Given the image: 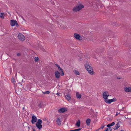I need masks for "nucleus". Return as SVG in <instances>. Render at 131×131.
I'll list each match as a JSON object with an SVG mask.
<instances>
[{
    "mask_svg": "<svg viewBox=\"0 0 131 131\" xmlns=\"http://www.w3.org/2000/svg\"><path fill=\"white\" fill-rule=\"evenodd\" d=\"M115 123L114 122H112V123L110 124L111 126H113L115 125Z\"/></svg>",
    "mask_w": 131,
    "mask_h": 131,
    "instance_id": "cd10ccee",
    "label": "nucleus"
},
{
    "mask_svg": "<svg viewBox=\"0 0 131 131\" xmlns=\"http://www.w3.org/2000/svg\"><path fill=\"white\" fill-rule=\"evenodd\" d=\"M43 93V94H49L50 92L49 91H46V92H42Z\"/></svg>",
    "mask_w": 131,
    "mask_h": 131,
    "instance_id": "a878e982",
    "label": "nucleus"
},
{
    "mask_svg": "<svg viewBox=\"0 0 131 131\" xmlns=\"http://www.w3.org/2000/svg\"><path fill=\"white\" fill-rule=\"evenodd\" d=\"M124 107H123V109H124Z\"/></svg>",
    "mask_w": 131,
    "mask_h": 131,
    "instance_id": "58836bf2",
    "label": "nucleus"
},
{
    "mask_svg": "<svg viewBox=\"0 0 131 131\" xmlns=\"http://www.w3.org/2000/svg\"><path fill=\"white\" fill-rule=\"evenodd\" d=\"M11 80L13 82H14L15 81V80L14 78H12Z\"/></svg>",
    "mask_w": 131,
    "mask_h": 131,
    "instance_id": "c85d7f7f",
    "label": "nucleus"
},
{
    "mask_svg": "<svg viewBox=\"0 0 131 131\" xmlns=\"http://www.w3.org/2000/svg\"><path fill=\"white\" fill-rule=\"evenodd\" d=\"M120 127V125L119 123H118L115 125V129H117Z\"/></svg>",
    "mask_w": 131,
    "mask_h": 131,
    "instance_id": "aec40b11",
    "label": "nucleus"
},
{
    "mask_svg": "<svg viewBox=\"0 0 131 131\" xmlns=\"http://www.w3.org/2000/svg\"><path fill=\"white\" fill-rule=\"evenodd\" d=\"M76 97L77 98L79 99H80L81 97V94L79 93L78 92H77L76 93Z\"/></svg>",
    "mask_w": 131,
    "mask_h": 131,
    "instance_id": "4468645a",
    "label": "nucleus"
},
{
    "mask_svg": "<svg viewBox=\"0 0 131 131\" xmlns=\"http://www.w3.org/2000/svg\"><path fill=\"white\" fill-rule=\"evenodd\" d=\"M37 118L35 116H32V119L31 121V123L32 124H35V123L37 122Z\"/></svg>",
    "mask_w": 131,
    "mask_h": 131,
    "instance_id": "9d476101",
    "label": "nucleus"
},
{
    "mask_svg": "<svg viewBox=\"0 0 131 131\" xmlns=\"http://www.w3.org/2000/svg\"><path fill=\"white\" fill-rule=\"evenodd\" d=\"M73 72L74 73L77 75H79L80 74V73L79 72V71L76 70H74L73 71Z\"/></svg>",
    "mask_w": 131,
    "mask_h": 131,
    "instance_id": "412c9836",
    "label": "nucleus"
},
{
    "mask_svg": "<svg viewBox=\"0 0 131 131\" xmlns=\"http://www.w3.org/2000/svg\"><path fill=\"white\" fill-rule=\"evenodd\" d=\"M39 58L37 57H35L34 58V61L35 62H37L39 61Z\"/></svg>",
    "mask_w": 131,
    "mask_h": 131,
    "instance_id": "5701e85b",
    "label": "nucleus"
},
{
    "mask_svg": "<svg viewBox=\"0 0 131 131\" xmlns=\"http://www.w3.org/2000/svg\"><path fill=\"white\" fill-rule=\"evenodd\" d=\"M104 125H102L101 127V128L102 129H103L104 128Z\"/></svg>",
    "mask_w": 131,
    "mask_h": 131,
    "instance_id": "2f4dec72",
    "label": "nucleus"
},
{
    "mask_svg": "<svg viewBox=\"0 0 131 131\" xmlns=\"http://www.w3.org/2000/svg\"><path fill=\"white\" fill-rule=\"evenodd\" d=\"M73 36L76 39L79 40H81L82 39V37L80 34L77 33L74 34Z\"/></svg>",
    "mask_w": 131,
    "mask_h": 131,
    "instance_id": "423d86ee",
    "label": "nucleus"
},
{
    "mask_svg": "<svg viewBox=\"0 0 131 131\" xmlns=\"http://www.w3.org/2000/svg\"><path fill=\"white\" fill-rule=\"evenodd\" d=\"M120 110H117L116 112V113L115 115L116 116H117L120 113Z\"/></svg>",
    "mask_w": 131,
    "mask_h": 131,
    "instance_id": "393cba45",
    "label": "nucleus"
},
{
    "mask_svg": "<svg viewBox=\"0 0 131 131\" xmlns=\"http://www.w3.org/2000/svg\"><path fill=\"white\" fill-rule=\"evenodd\" d=\"M55 65L58 67V68L60 66L57 64H56Z\"/></svg>",
    "mask_w": 131,
    "mask_h": 131,
    "instance_id": "72a5a7b5",
    "label": "nucleus"
},
{
    "mask_svg": "<svg viewBox=\"0 0 131 131\" xmlns=\"http://www.w3.org/2000/svg\"><path fill=\"white\" fill-rule=\"evenodd\" d=\"M55 76L56 78L59 79L60 77V72L58 71H55L54 72Z\"/></svg>",
    "mask_w": 131,
    "mask_h": 131,
    "instance_id": "1a4fd4ad",
    "label": "nucleus"
},
{
    "mask_svg": "<svg viewBox=\"0 0 131 131\" xmlns=\"http://www.w3.org/2000/svg\"><path fill=\"white\" fill-rule=\"evenodd\" d=\"M58 68L59 70L61 72V75H64V74L62 69L60 67H58Z\"/></svg>",
    "mask_w": 131,
    "mask_h": 131,
    "instance_id": "dca6fc26",
    "label": "nucleus"
},
{
    "mask_svg": "<svg viewBox=\"0 0 131 131\" xmlns=\"http://www.w3.org/2000/svg\"><path fill=\"white\" fill-rule=\"evenodd\" d=\"M85 68L90 75H93L94 74L95 72H94L93 68L88 63H86L85 64Z\"/></svg>",
    "mask_w": 131,
    "mask_h": 131,
    "instance_id": "f03ea898",
    "label": "nucleus"
},
{
    "mask_svg": "<svg viewBox=\"0 0 131 131\" xmlns=\"http://www.w3.org/2000/svg\"><path fill=\"white\" fill-rule=\"evenodd\" d=\"M18 38L20 40L23 41L25 40V38L23 35L21 33H19L18 36Z\"/></svg>",
    "mask_w": 131,
    "mask_h": 131,
    "instance_id": "0eeeda50",
    "label": "nucleus"
},
{
    "mask_svg": "<svg viewBox=\"0 0 131 131\" xmlns=\"http://www.w3.org/2000/svg\"><path fill=\"white\" fill-rule=\"evenodd\" d=\"M24 109H25V108L24 107H23V110H24Z\"/></svg>",
    "mask_w": 131,
    "mask_h": 131,
    "instance_id": "e433bc0d",
    "label": "nucleus"
},
{
    "mask_svg": "<svg viewBox=\"0 0 131 131\" xmlns=\"http://www.w3.org/2000/svg\"><path fill=\"white\" fill-rule=\"evenodd\" d=\"M42 123V121L40 119H38L36 124V127L39 129H40L42 128V126L41 125Z\"/></svg>",
    "mask_w": 131,
    "mask_h": 131,
    "instance_id": "20e7f679",
    "label": "nucleus"
},
{
    "mask_svg": "<svg viewBox=\"0 0 131 131\" xmlns=\"http://www.w3.org/2000/svg\"><path fill=\"white\" fill-rule=\"evenodd\" d=\"M75 125L77 126L78 127H79L80 126V121L79 120L77 122Z\"/></svg>",
    "mask_w": 131,
    "mask_h": 131,
    "instance_id": "6ab92c4d",
    "label": "nucleus"
},
{
    "mask_svg": "<svg viewBox=\"0 0 131 131\" xmlns=\"http://www.w3.org/2000/svg\"><path fill=\"white\" fill-rule=\"evenodd\" d=\"M109 95V94L108 92H105L103 93V97L105 102L106 103L110 104L112 102L116 101V99L115 98H114L111 99H108L107 97Z\"/></svg>",
    "mask_w": 131,
    "mask_h": 131,
    "instance_id": "f257e3e1",
    "label": "nucleus"
},
{
    "mask_svg": "<svg viewBox=\"0 0 131 131\" xmlns=\"http://www.w3.org/2000/svg\"><path fill=\"white\" fill-rule=\"evenodd\" d=\"M121 131H124V130H121Z\"/></svg>",
    "mask_w": 131,
    "mask_h": 131,
    "instance_id": "4c0bfd02",
    "label": "nucleus"
},
{
    "mask_svg": "<svg viewBox=\"0 0 131 131\" xmlns=\"http://www.w3.org/2000/svg\"><path fill=\"white\" fill-rule=\"evenodd\" d=\"M112 130V128L111 127L107 128L104 131H111Z\"/></svg>",
    "mask_w": 131,
    "mask_h": 131,
    "instance_id": "b1692460",
    "label": "nucleus"
},
{
    "mask_svg": "<svg viewBox=\"0 0 131 131\" xmlns=\"http://www.w3.org/2000/svg\"><path fill=\"white\" fill-rule=\"evenodd\" d=\"M58 26L59 27H60L62 29H64L66 28V27L65 26H64L63 25H60V23H59L58 24Z\"/></svg>",
    "mask_w": 131,
    "mask_h": 131,
    "instance_id": "a211bd4d",
    "label": "nucleus"
},
{
    "mask_svg": "<svg viewBox=\"0 0 131 131\" xmlns=\"http://www.w3.org/2000/svg\"><path fill=\"white\" fill-rule=\"evenodd\" d=\"M36 131L35 129L33 128V131Z\"/></svg>",
    "mask_w": 131,
    "mask_h": 131,
    "instance_id": "c9c22d12",
    "label": "nucleus"
},
{
    "mask_svg": "<svg viewBox=\"0 0 131 131\" xmlns=\"http://www.w3.org/2000/svg\"><path fill=\"white\" fill-rule=\"evenodd\" d=\"M60 94L59 93H57L56 94L58 96H59V95Z\"/></svg>",
    "mask_w": 131,
    "mask_h": 131,
    "instance_id": "f704fd0d",
    "label": "nucleus"
},
{
    "mask_svg": "<svg viewBox=\"0 0 131 131\" xmlns=\"http://www.w3.org/2000/svg\"><path fill=\"white\" fill-rule=\"evenodd\" d=\"M67 111V108L64 107L59 109L58 110V112L60 113H63Z\"/></svg>",
    "mask_w": 131,
    "mask_h": 131,
    "instance_id": "6e6552de",
    "label": "nucleus"
},
{
    "mask_svg": "<svg viewBox=\"0 0 131 131\" xmlns=\"http://www.w3.org/2000/svg\"><path fill=\"white\" fill-rule=\"evenodd\" d=\"M124 90L126 92H131V87H127L124 88Z\"/></svg>",
    "mask_w": 131,
    "mask_h": 131,
    "instance_id": "9b49d317",
    "label": "nucleus"
},
{
    "mask_svg": "<svg viewBox=\"0 0 131 131\" xmlns=\"http://www.w3.org/2000/svg\"><path fill=\"white\" fill-rule=\"evenodd\" d=\"M10 25L12 27L16 25V26H19V25L17 21L15 20H10Z\"/></svg>",
    "mask_w": 131,
    "mask_h": 131,
    "instance_id": "39448f33",
    "label": "nucleus"
},
{
    "mask_svg": "<svg viewBox=\"0 0 131 131\" xmlns=\"http://www.w3.org/2000/svg\"><path fill=\"white\" fill-rule=\"evenodd\" d=\"M65 97L68 101H69L71 99V97L69 94H67L65 96Z\"/></svg>",
    "mask_w": 131,
    "mask_h": 131,
    "instance_id": "2eb2a0df",
    "label": "nucleus"
},
{
    "mask_svg": "<svg viewBox=\"0 0 131 131\" xmlns=\"http://www.w3.org/2000/svg\"><path fill=\"white\" fill-rule=\"evenodd\" d=\"M56 122L57 123L58 125H60L61 124V122L60 121V119L59 118H58L57 119Z\"/></svg>",
    "mask_w": 131,
    "mask_h": 131,
    "instance_id": "ddd939ff",
    "label": "nucleus"
},
{
    "mask_svg": "<svg viewBox=\"0 0 131 131\" xmlns=\"http://www.w3.org/2000/svg\"><path fill=\"white\" fill-rule=\"evenodd\" d=\"M111 126L110 124H108L107 125V127H109Z\"/></svg>",
    "mask_w": 131,
    "mask_h": 131,
    "instance_id": "7c9ffc66",
    "label": "nucleus"
},
{
    "mask_svg": "<svg viewBox=\"0 0 131 131\" xmlns=\"http://www.w3.org/2000/svg\"><path fill=\"white\" fill-rule=\"evenodd\" d=\"M84 7V6L83 5L80 4L74 7L72 9L73 10L74 12H77L81 10Z\"/></svg>",
    "mask_w": 131,
    "mask_h": 131,
    "instance_id": "7ed1b4c3",
    "label": "nucleus"
},
{
    "mask_svg": "<svg viewBox=\"0 0 131 131\" xmlns=\"http://www.w3.org/2000/svg\"><path fill=\"white\" fill-rule=\"evenodd\" d=\"M81 128H79L78 129H75L74 130H70V131H79L81 129Z\"/></svg>",
    "mask_w": 131,
    "mask_h": 131,
    "instance_id": "4be33fe9",
    "label": "nucleus"
},
{
    "mask_svg": "<svg viewBox=\"0 0 131 131\" xmlns=\"http://www.w3.org/2000/svg\"><path fill=\"white\" fill-rule=\"evenodd\" d=\"M5 16V14L4 13L0 12V18L2 19H4Z\"/></svg>",
    "mask_w": 131,
    "mask_h": 131,
    "instance_id": "f8f14e48",
    "label": "nucleus"
},
{
    "mask_svg": "<svg viewBox=\"0 0 131 131\" xmlns=\"http://www.w3.org/2000/svg\"><path fill=\"white\" fill-rule=\"evenodd\" d=\"M21 55V54L20 53H19L17 54V56H20Z\"/></svg>",
    "mask_w": 131,
    "mask_h": 131,
    "instance_id": "c756f323",
    "label": "nucleus"
},
{
    "mask_svg": "<svg viewBox=\"0 0 131 131\" xmlns=\"http://www.w3.org/2000/svg\"><path fill=\"white\" fill-rule=\"evenodd\" d=\"M55 65L58 67V68L60 66L57 64H56Z\"/></svg>",
    "mask_w": 131,
    "mask_h": 131,
    "instance_id": "473e14b6",
    "label": "nucleus"
},
{
    "mask_svg": "<svg viewBox=\"0 0 131 131\" xmlns=\"http://www.w3.org/2000/svg\"><path fill=\"white\" fill-rule=\"evenodd\" d=\"M91 120L89 118L87 119L86 120V123L88 125H89L90 123Z\"/></svg>",
    "mask_w": 131,
    "mask_h": 131,
    "instance_id": "f3484780",
    "label": "nucleus"
},
{
    "mask_svg": "<svg viewBox=\"0 0 131 131\" xmlns=\"http://www.w3.org/2000/svg\"><path fill=\"white\" fill-rule=\"evenodd\" d=\"M42 103L41 102H40L38 106L39 107L41 108L42 107Z\"/></svg>",
    "mask_w": 131,
    "mask_h": 131,
    "instance_id": "bb28decb",
    "label": "nucleus"
}]
</instances>
